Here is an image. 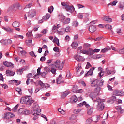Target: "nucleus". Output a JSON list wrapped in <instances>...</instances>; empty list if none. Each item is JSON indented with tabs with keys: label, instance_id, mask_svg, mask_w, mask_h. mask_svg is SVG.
<instances>
[{
	"label": "nucleus",
	"instance_id": "nucleus-7",
	"mask_svg": "<svg viewBox=\"0 0 124 124\" xmlns=\"http://www.w3.org/2000/svg\"><path fill=\"white\" fill-rule=\"evenodd\" d=\"M113 95H116V96H123L124 92L122 90H115L113 92Z\"/></svg>",
	"mask_w": 124,
	"mask_h": 124
},
{
	"label": "nucleus",
	"instance_id": "nucleus-18",
	"mask_svg": "<svg viewBox=\"0 0 124 124\" xmlns=\"http://www.w3.org/2000/svg\"><path fill=\"white\" fill-rule=\"evenodd\" d=\"M94 70V67L91 68L90 70L85 75V77L93 75V72Z\"/></svg>",
	"mask_w": 124,
	"mask_h": 124
},
{
	"label": "nucleus",
	"instance_id": "nucleus-17",
	"mask_svg": "<svg viewBox=\"0 0 124 124\" xmlns=\"http://www.w3.org/2000/svg\"><path fill=\"white\" fill-rule=\"evenodd\" d=\"M50 17H51V15L50 14H46V15L43 16L42 19L43 21H47L48 20V19H50Z\"/></svg>",
	"mask_w": 124,
	"mask_h": 124
},
{
	"label": "nucleus",
	"instance_id": "nucleus-26",
	"mask_svg": "<svg viewBox=\"0 0 124 124\" xmlns=\"http://www.w3.org/2000/svg\"><path fill=\"white\" fill-rule=\"evenodd\" d=\"M4 29L5 31H6L7 32H9L10 33H12V32H13V30L10 27L4 28Z\"/></svg>",
	"mask_w": 124,
	"mask_h": 124
},
{
	"label": "nucleus",
	"instance_id": "nucleus-53",
	"mask_svg": "<svg viewBox=\"0 0 124 124\" xmlns=\"http://www.w3.org/2000/svg\"><path fill=\"white\" fill-rule=\"evenodd\" d=\"M74 27H78L79 26V22L77 21H75L73 22Z\"/></svg>",
	"mask_w": 124,
	"mask_h": 124
},
{
	"label": "nucleus",
	"instance_id": "nucleus-4",
	"mask_svg": "<svg viewBox=\"0 0 124 124\" xmlns=\"http://www.w3.org/2000/svg\"><path fill=\"white\" fill-rule=\"evenodd\" d=\"M54 65L55 66L56 68H57V69L62 70V69L63 68V66H64V63L62 62H61V61L59 60H57L55 62Z\"/></svg>",
	"mask_w": 124,
	"mask_h": 124
},
{
	"label": "nucleus",
	"instance_id": "nucleus-9",
	"mask_svg": "<svg viewBox=\"0 0 124 124\" xmlns=\"http://www.w3.org/2000/svg\"><path fill=\"white\" fill-rule=\"evenodd\" d=\"M13 117H14V114L11 112H8L4 114L3 118L8 120V119H11V118H13Z\"/></svg>",
	"mask_w": 124,
	"mask_h": 124
},
{
	"label": "nucleus",
	"instance_id": "nucleus-41",
	"mask_svg": "<svg viewBox=\"0 0 124 124\" xmlns=\"http://www.w3.org/2000/svg\"><path fill=\"white\" fill-rule=\"evenodd\" d=\"M16 92H18V94H22V90L21 89V88H16Z\"/></svg>",
	"mask_w": 124,
	"mask_h": 124
},
{
	"label": "nucleus",
	"instance_id": "nucleus-32",
	"mask_svg": "<svg viewBox=\"0 0 124 124\" xmlns=\"http://www.w3.org/2000/svg\"><path fill=\"white\" fill-rule=\"evenodd\" d=\"M70 93H69V92L64 93L61 95L62 98H63V99L65 98V97H66V96H67V95H68V94H69Z\"/></svg>",
	"mask_w": 124,
	"mask_h": 124
},
{
	"label": "nucleus",
	"instance_id": "nucleus-51",
	"mask_svg": "<svg viewBox=\"0 0 124 124\" xmlns=\"http://www.w3.org/2000/svg\"><path fill=\"white\" fill-rule=\"evenodd\" d=\"M47 74H48L47 73H46V72H44L41 73V76H42V77H43V78H45V77H46V75H47Z\"/></svg>",
	"mask_w": 124,
	"mask_h": 124
},
{
	"label": "nucleus",
	"instance_id": "nucleus-8",
	"mask_svg": "<svg viewBox=\"0 0 124 124\" xmlns=\"http://www.w3.org/2000/svg\"><path fill=\"white\" fill-rule=\"evenodd\" d=\"M36 13L35 10H31L28 13V16L30 18H33L35 16Z\"/></svg>",
	"mask_w": 124,
	"mask_h": 124
},
{
	"label": "nucleus",
	"instance_id": "nucleus-48",
	"mask_svg": "<svg viewBox=\"0 0 124 124\" xmlns=\"http://www.w3.org/2000/svg\"><path fill=\"white\" fill-rule=\"evenodd\" d=\"M32 34V31H29L26 34V36L27 37H30L31 36V35Z\"/></svg>",
	"mask_w": 124,
	"mask_h": 124
},
{
	"label": "nucleus",
	"instance_id": "nucleus-49",
	"mask_svg": "<svg viewBox=\"0 0 124 124\" xmlns=\"http://www.w3.org/2000/svg\"><path fill=\"white\" fill-rule=\"evenodd\" d=\"M105 27L108 30H112V26L110 25L107 24V25H105Z\"/></svg>",
	"mask_w": 124,
	"mask_h": 124
},
{
	"label": "nucleus",
	"instance_id": "nucleus-34",
	"mask_svg": "<svg viewBox=\"0 0 124 124\" xmlns=\"http://www.w3.org/2000/svg\"><path fill=\"white\" fill-rule=\"evenodd\" d=\"M58 112L62 114V115H65V111L63 110V109H62L61 108H58Z\"/></svg>",
	"mask_w": 124,
	"mask_h": 124
},
{
	"label": "nucleus",
	"instance_id": "nucleus-64",
	"mask_svg": "<svg viewBox=\"0 0 124 124\" xmlns=\"http://www.w3.org/2000/svg\"><path fill=\"white\" fill-rule=\"evenodd\" d=\"M31 40H26V44L27 45H30V44H31Z\"/></svg>",
	"mask_w": 124,
	"mask_h": 124
},
{
	"label": "nucleus",
	"instance_id": "nucleus-35",
	"mask_svg": "<svg viewBox=\"0 0 124 124\" xmlns=\"http://www.w3.org/2000/svg\"><path fill=\"white\" fill-rule=\"evenodd\" d=\"M87 52H88V54L87 55H93L94 52H93V50L90 48L88 50H87Z\"/></svg>",
	"mask_w": 124,
	"mask_h": 124
},
{
	"label": "nucleus",
	"instance_id": "nucleus-25",
	"mask_svg": "<svg viewBox=\"0 0 124 124\" xmlns=\"http://www.w3.org/2000/svg\"><path fill=\"white\" fill-rule=\"evenodd\" d=\"M40 70H41V68H38L37 69V73L33 77V78L34 79H36V76H37V75H38V76L41 75V72H40Z\"/></svg>",
	"mask_w": 124,
	"mask_h": 124
},
{
	"label": "nucleus",
	"instance_id": "nucleus-11",
	"mask_svg": "<svg viewBox=\"0 0 124 124\" xmlns=\"http://www.w3.org/2000/svg\"><path fill=\"white\" fill-rule=\"evenodd\" d=\"M66 10H67V11H68L69 12H70L71 13H72L73 12H74V11H75V8H74V6H69L68 5V6L66 7Z\"/></svg>",
	"mask_w": 124,
	"mask_h": 124
},
{
	"label": "nucleus",
	"instance_id": "nucleus-31",
	"mask_svg": "<svg viewBox=\"0 0 124 124\" xmlns=\"http://www.w3.org/2000/svg\"><path fill=\"white\" fill-rule=\"evenodd\" d=\"M116 109L119 113H123L124 112V109L120 106L116 107Z\"/></svg>",
	"mask_w": 124,
	"mask_h": 124
},
{
	"label": "nucleus",
	"instance_id": "nucleus-27",
	"mask_svg": "<svg viewBox=\"0 0 124 124\" xmlns=\"http://www.w3.org/2000/svg\"><path fill=\"white\" fill-rule=\"evenodd\" d=\"M32 114H33V116H34V117L33 118V120L34 121L37 120L38 119V116L40 115V114H38V113H36L35 114L34 113H32Z\"/></svg>",
	"mask_w": 124,
	"mask_h": 124
},
{
	"label": "nucleus",
	"instance_id": "nucleus-47",
	"mask_svg": "<svg viewBox=\"0 0 124 124\" xmlns=\"http://www.w3.org/2000/svg\"><path fill=\"white\" fill-rule=\"evenodd\" d=\"M54 10V7L53 6H51L50 8H48V11L49 13H52L53 11Z\"/></svg>",
	"mask_w": 124,
	"mask_h": 124
},
{
	"label": "nucleus",
	"instance_id": "nucleus-21",
	"mask_svg": "<svg viewBox=\"0 0 124 124\" xmlns=\"http://www.w3.org/2000/svg\"><path fill=\"white\" fill-rule=\"evenodd\" d=\"M6 74L7 76H13L14 75L15 73L12 71H10V70H7L6 71Z\"/></svg>",
	"mask_w": 124,
	"mask_h": 124
},
{
	"label": "nucleus",
	"instance_id": "nucleus-44",
	"mask_svg": "<svg viewBox=\"0 0 124 124\" xmlns=\"http://www.w3.org/2000/svg\"><path fill=\"white\" fill-rule=\"evenodd\" d=\"M81 69H82V68L81 67V66H78L76 68L77 74H78V73H79V72H80V71H81Z\"/></svg>",
	"mask_w": 124,
	"mask_h": 124
},
{
	"label": "nucleus",
	"instance_id": "nucleus-15",
	"mask_svg": "<svg viewBox=\"0 0 124 124\" xmlns=\"http://www.w3.org/2000/svg\"><path fill=\"white\" fill-rule=\"evenodd\" d=\"M102 20L103 21H105V22H107V23L112 22V19H111V18H110V17H109L108 16H104L102 18Z\"/></svg>",
	"mask_w": 124,
	"mask_h": 124
},
{
	"label": "nucleus",
	"instance_id": "nucleus-24",
	"mask_svg": "<svg viewBox=\"0 0 124 124\" xmlns=\"http://www.w3.org/2000/svg\"><path fill=\"white\" fill-rule=\"evenodd\" d=\"M109 50H111V47L109 46H106L105 48L101 50V52L102 53H106Z\"/></svg>",
	"mask_w": 124,
	"mask_h": 124
},
{
	"label": "nucleus",
	"instance_id": "nucleus-52",
	"mask_svg": "<svg viewBox=\"0 0 124 124\" xmlns=\"http://www.w3.org/2000/svg\"><path fill=\"white\" fill-rule=\"evenodd\" d=\"M80 53H81V54H85V55H88V50L82 49L80 50Z\"/></svg>",
	"mask_w": 124,
	"mask_h": 124
},
{
	"label": "nucleus",
	"instance_id": "nucleus-29",
	"mask_svg": "<svg viewBox=\"0 0 124 124\" xmlns=\"http://www.w3.org/2000/svg\"><path fill=\"white\" fill-rule=\"evenodd\" d=\"M53 42H54V43H56L57 46H60V41L59 40V39L57 38H54L53 40Z\"/></svg>",
	"mask_w": 124,
	"mask_h": 124
},
{
	"label": "nucleus",
	"instance_id": "nucleus-19",
	"mask_svg": "<svg viewBox=\"0 0 124 124\" xmlns=\"http://www.w3.org/2000/svg\"><path fill=\"white\" fill-rule=\"evenodd\" d=\"M56 83L57 84H61L63 83V81L62 79V75H60L56 79Z\"/></svg>",
	"mask_w": 124,
	"mask_h": 124
},
{
	"label": "nucleus",
	"instance_id": "nucleus-13",
	"mask_svg": "<svg viewBox=\"0 0 124 124\" xmlns=\"http://www.w3.org/2000/svg\"><path fill=\"white\" fill-rule=\"evenodd\" d=\"M105 72L108 74V75H114V73H116V71L113 70L111 71V70L109 69L108 68H107L106 69Z\"/></svg>",
	"mask_w": 124,
	"mask_h": 124
},
{
	"label": "nucleus",
	"instance_id": "nucleus-59",
	"mask_svg": "<svg viewBox=\"0 0 124 124\" xmlns=\"http://www.w3.org/2000/svg\"><path fill=\"white\" fill-rule=\"evenodd\" d=\"M84 93V90L83 89H78L77 91V93Z\"/></svg>",
	"mask_w": 124,
	"mask_h": 124
},
{
	"label": "nucleus",
	"instance_id": "nucleus-56",
	"mask_svg": "<svg viewBox=\"0 0 124 124\" xmlns=\"http://www.w3.org/2000/svg\"><path fill=\"white\" fill-rule=\"evenodd\" d=\"M78 17L79 19H83V17H84V16H83V13H79L78 14Z\"/></svg>",
	"mask_w": 124,
	"mask_h": 124
},
{
	"label": "nucleus",
	"instance_id": "nucleus-39",
	"mask_svg": "<svg viewBox=\"0 0 124 124\" xmlns=\"http://www.w3.org/2000/svg\"><path fill=\"white\" fill-rule=\"evenodd\" d=\"M24 111H25V108H21L19 109L18 113H19V114H22V115H24Z\"/></svg>",
	"mask_w": 124,
	"mask_h": 124
},
{
	"label": "nucleus",
	"instance_id": "nucleus-2",
	"mask_svg": "<svg viewBox=\"0 0 124 124\" xmlns=\"http://www.w3.org/2000/svg\"><path fill=\"white\" fill-rule=\"evenodd\" d=\"M34 102V101L31 99V97L26 96L25 97H22L20 99V103L22 104H26L27 105H31Z\"/></svg>",
	"mask_w": 124,
	"mask_h": 124
},
{
	"label": "nucleus",
	"instance_id": "nucleus-42",
	"mask_svg": "<svg viewBox=\"0 0 124 124\" xmlns=\"http://www.w3.org/2000/svg\"><path fill=\"white\" fill-rule=\"evenodd\" d=\"M116 33H117V34L121 35L122 34V29L121 28L117 29L116 31Z\"/></svg>",
	"mask_w": 124,
	"mask_h": 124
},
{
	"label": "nucleus",
	"instance_id": "nucleus-6",
	"mask_svg": "<svg viewBox=\"0 0 124 124\" xmlns=\"http://www.w3.org/2000/svg\"><path fill=\"white\" fill-rule=\"evenodd\" d=\"M85 104V106L86 107V108H88L87 110V114L88 115H92L93 112V107H91L88 104H87V103L84 102L83 103Z\"/></svg>",
	"mask_w": 124,
	"mask_h": 124
},
{
	"label": "nucleus",
	"instance_id": "nucleus-43",
	"mask_svg": "<svg viewBox=\"0 0 124 124\" xmlns=\"http://www.w3.org/2000/svg\"><path fill=\"white\" fill-rule=\"evenodd\" d=\"M103 75H104V71L101 68L100 72L99 73V76H100V77H102Z\"/></svg>",
	"mask_w": 124,
	"mask_h": 124
},
{
	"label": "nucleus",
	"instance_id": "nucleus-63",
	"mask_svg": "<svg viewBox=\"0 0 124 124\" xmlns=\"http://www.w3.org/2000/svg\"><path fill=\"white\" fill-rule=\"evenodd\" d=\"M90 96L92 98V99L93 100V98H95L96 96L95 94H94V93H93V94H90Z\"/></svg>",
	"mask_w": 124,
	"mask_h": 124
},
{
	"label": "nucleus",
	"instance_id": "nucleus-1",
	"mask_svg": "<svg viewBox=\"0 0 124 124\" xmlns=\"http://www.w3.org/2000/svg\"><path fill=\"white\" fill-rule=\"evenodd\" d=\"M102 85H103V80L102 79H96L91 84L92 87L95 88V91L97 93L100 92V86H102Z\"/></svg>",
	"mask_w": 124,
	"mask_h": 124
},
{
	"label": "nucleus",
	"instance_id": "nucleus-37",
	"mask_svg": "<svg viewBox=\"0 0 124 124\" xmlns=\"http://www.w3.org/2000/svg\"><path fill=\"white\" fill-rule=\"evenodd\" d=\"M1 43H2V44H3V45H8V43H7V39L6 40H4L2 39L1 40Z\"/></svg>",
	"mask_w": 124,
	"mask_h": 124
},
{
	"label": "nucleus",
	"instance_id": "nucleus-5",
	"mask_svg": "<svg viewBox=\"0 0 124 124\" xmlns=\"http://www.w3.org/2000/svg\"><path fill=\"white\" fill-rule=\"evenodd\" d=\"M32 110L33 111L32 113H33L34 114H36V113H37L38 114H40V113H41V109H40L38 104L36 103H34L33 104Z\"/></svg>",
	"mask_w": 124,
	"mask_h": 124
},
{
	"label": "nucleus",
	"instance_id": "nucleus-62",
	"mask_svg": "<svg viewBox=\"0 0 124 124\" xmlns=\"http://www.w3.org/2000/svg\"><path fill=\"white\" fill-rule=\"evenodd\" d=\"M56 69H55V68H52L51 69V70H50V71H51V72H52V73L53 74H56Z\"/></svg>",
	"mask_w": 124,
	"mask_h": 124
},
{
	"label": "nucleus",
	"instance_id": "nucleus-10",
	"mask_svg": "<svg viewBox=\"0 0 124 124\" xmlns=\"http://www.w3.org/2000/svg\"><path fill=\"white\" fill-rule=\"evenodd\" d=\"M74 58L76 61L78 62H84L85 61V59L82 56L76 55L74 56Z\"/></svg>",
	"mask_w": 124,
	"mask_h": 124
},
{
	"label": "nucleus",
	"instance_id": "nucleus-54",
	"mask_svg": "<svg viewBox=\"0 0 124 124\" xmlns=\"http://www.w3.org/2000/svg\"><path fill=\"white\" fill-rule=\"evenodd\" d=\"M70 31V27L69 26L66 27L65 29V32H69Z\"/></svg>",
	"mask_w": 124,
	"mask_h": 124
},
{
	"label": "nucleus",
	"instance_id": "nucleus-14",
	"mask_svg": "<svg viewBox=\"0 0 124 124\" xmlns=\"http://www.w3.org/2000/svg\"><path fill=\"white\" fill-rule=\"evenodd\" d=\"M77 101H78V98H77L76 95H73L71 97L70 100V102L71 103H75Z\"/></svg>",
	"mask_w": 124,
	"mask_h": 124
},
{
	"label": "nucleus",
	"instance_id": "nucleus-57",
	"mask_svg": "<svg viewBox=\"0 0 124 124\" xmlns=\"http://www.w3.org/2000/svg\"><path fill=\"white\" fill-rule=\"evenodd\" d=\"M45 71H46V73L48 74V72H50V68L48 67H45Z\"/></svg>",
	"mask_w": 124,
	"mask_h": 124
},
{
	"label": "nucleus",
	"instance_id": "nucleus-23",
	"mask_svg": "<svg viewBox=\"0 0 124 124\" xmlns=\"http://www.w3.org/2000/svg\"><path fill=\"white\" fill-rule=\"evenodd\" d=\"M71 46L73 49H77V47H78V43L77 42H74L72 43Z\"/></svg>",
	"mask_w": 124,
	"mask_h": 124
},
{
	"label": "nucleus",
	"instance_id": "nucleus-28",
	"mask_svg": "<svg viewBox=\"0 0 124 124\" xmlns=\"http://www.w3.org/2000/svg\"><path fill=\"white\" fill-rule=\"evenodd\" d=\"M23 72H24V68L18 69L17 70V74L18 75H22V74H23Z\"/></svg>",
	"mask_w": 124,
	"mask_h": 124
},
{
	"label": "nucleus",
	"instance_id": "nucleus-16",
	"mask_svg": "<svg viewBox=\"0 0 124 124\" xmlns=\"http://www.w3.org/2000/svg\"><path fill=\"white\" fill-rule=\"evenodd\" d=\"M89 30L90 32H94L96 31V27L94 25H92L89 27Z\"/></svg>",
	"mask_w": 124,
	"mask_h": 124
},
{
	"label": "nucleus",
	"instance_id": "nucleus-20",
	"mask_svg": "<svg viewBox=\"0 0 124 124\" xmlns=\"http://www.w3.org/2000/svg\"><path fill=\"white\" fill-rule=\"evenodd\" d=\"M13 27L14 28H19L21 26V24H20V22L18 21H15L12 24Z\"/></svg>",
	"mask_w": 124,
	"mask_h": 124
},
{
	"label": "nucleus",
	"instance_id": "nucleus-46",
	"mask_svg": "<svg viewBox=\"0 0 124 124\" xmlns=\"http://www.w3.org/2000/svg\"><path fill=\"white\" fill-rule=\"evenodd\" d=\"M61 5H62V6H65V9H66V7H67V6L68 5V4L67 3V2H61Z\"/></svg>",
	"mask_w": 124,
	"mask_h": 124
},
{
	"label": "nucleus",
	"instance_id": "nucleus-58",
	"mask_svg": "<svg viewBox=\"0 0 124 124\" xmlns=\"http://www.w3.org/2000/svg\"><path fill=\"white\" fill-rule=\"evenodd\" d=\"M117 52H118L119 54H124V48L118 49L117 50Z\"/></svg>",
	"mask_w": 124,
	"mask_h": 124
},
{
	"label": "nucleus",
	"instance_id": "nucleus-50",
	"mask_svg": "<svg viewBox=\"0 0 124 124\" xmlns=\"http://www.w3.org/2000/svg\"><path fill=\"white\" fill-rule=\"evenodd\" d=\"M53 51L56 52V53H59L60 52V48L58 47L55 46L53 48Z\"/></svg>",
	"mask_w": 124,
	"mask_h": 124
},
{
	"label": "nucleus",
	"instance_id": "nucleus-45",
	"mask_svg": "<svg viewBox=\"0 0 124 124\" xmlns=\"http://www.w3.org/2000/svg\"><path fill=\"white\" fill-rule=\"evenodd\" d=\"M77 119V116L76 115H72L71 117H70V120L71 121H73L74 120H76Z\"/></svg>",
	"mask_w": 124,
	"mask_h": 124
},
{
	"label": "nucleus",
	"instance_id": "nucleus-12",
	"mask_svg": "<svg viewBox=\"0 0 124 124\" xmlns=\"http://www.w3.org/2000/svg\"><path fill=\"white\" fill-rule=\"evenodd\" d=\"M55 32L59 33V34H64L65 33V28H61L59 30V29H57L55 31Z\"/></svg>",
	"mask_w": 124,
	"mask_h": 124
},
{
	"label": "nucleus",
	"instance_id": "nucleus-40",
	"mask_svg": "<svg viewBox=\"0 0 124 124\" xmlns=\"http://www.w3.org/2000/svg\"><path fill=\"white\" fill-rule=\"evenodd\" d=\"M70 23V18H67L63 22L64 24H69Z\"/></svg>",
	"mask_w": 124,
	"mask_h": 124
},
{
	"label": "nucleus",
	"instance_id": "nucleus-60",
	"mask_svg": "<svg viewBox=\"0 0 124 124\" xmlns=\"http://www.w3.org/2000/svg\"><path fill=\"white\" fill-rule=\"evenodd\" d=\"M29 55H30V56H31L32 57H35V58H36V55L34 54V52L33 51L30 52L29 53Z\"/></svg>",
	"mask_w": 124,
	"mask_h": 124
},
{
	"label": "nucleus",
	"instance_id": "nucleus-36",
	"mask_svg": "<svg viewBox=\"0 0 124 124\" xmlns=\"http://www.w3.org/2000/svg\"><path fill=\"white\" fill-rule=\"evenodd\" d=\"M81 111H82L81 108H77V109L74 110V113L75 114H78V113H80V112H81Z\"/></svg>",
	"mask_w": 124,
	"mask_h": 124
},
{
	"label": "nucleus",
	"instance_id": "nucleus-30",
	"mask_svg": "<svg viewBox=\"0 0 124 124\" xmlns=\"http://www.w3.org/2000/svg\"><path fill=\"white\" fill-rule=\"evenodd\" d=\"M58 17L60 20H61L62 21H64V20L65 19V16L62 14L59 15Z\"/></svg>",
	"mask_w": 124,
	"mask_h": 124
},
{
	"label": "nucleus",
	"instance_id": "nucleus-38",
	"mask_svg": "<svg viewBox=\"0 0 124 124\" xmlns=\"http://www.w3.org/2000/svg\"><path fill=\"white\" fill-rule=\"evenodd\" d=\"M117 3H118V1H117V0L113 1L112 2L108 4V6H109V5H112V6H115V5H116V4H117Z\"/></svg>",
	"mask_w": 124,
	"mask_h": 124
},
{
	"label": "nucleus",
	"instance_id": "nucleus-3",
	"mask_svg": "<svg viewBox=\"0 0 124 124\" xmlns=\"http://www.w3.org/2000/svg\"><path fill=\"white\" fill-rule=\"evenodd\" d=\"M97 101L98 102L97 109L98 111L103 110L105 106L103 103V102H104V100H101L100 98H98L97 99Z\"/></svg>",
	"mask_w": 124,
	"mask_h": 124
},
{
	"label": "nucleus",
	"instance_id": "nucleus-55",
	"mask_svg": "<svg viewBox=\"0 0 124 124\" xmlns=\"http://www.w3.org/2000/svg\"><path fill=\"white\" fill-rule=\"evenodd\" d=\"M16 8H18V9H20V10L22 9V7H21V5L19 3H16Z\"/></svg>",
	"mask_w": 124,
	"mask_h": 124
},
{
	"label": "nucleus",
	"instance_id": "nucleus-61",
	"mask_svg": "<svg viewBox=\"0 0 124 124\" xmlns=\"http://www.w3.org/2000/svg\"><path fill=\"white\" fill-rule=\"evenodd\" d=\"M30 113V111L25 109L23 115H29Z\"/></svg>",
	"mask_w": 124,
	"mask_h": 124
},
{
	"label": "nucleus",
	"instance_id": "nucleus-33",
	"mask_svg": "<svg viewBox=\"0 0 124 124\" xmlns=\"http://www.w3.org/2000/svg\"><path fill=\"white\" fill-rule=\"evenodd\" d=\"M78 91V86H77V85L74 86L73 89H72V92H73V93H77Z\"/></svg>",
	"mask_w": 124,
	"mask_h": 124
},
{
	"label": "nucleus",
	"instance_id": "nucleus-22",
	"mask_svg": "<svg viewBox=\"0 0 124 124\" xmlns=\"http://www.w3.org/2000/svg\"><path fill=\"white\" fill-rule=\"evenodd\" d=\"M3 64L7 67H10V66H12V65H13L11 62H8L7 61L3 62Z\"/></svg>",
	"mask_w": 124,
	"mask_h": 124
}]
</instances>
